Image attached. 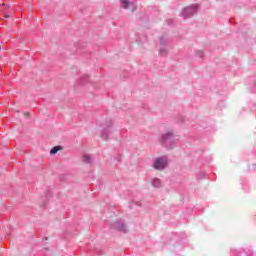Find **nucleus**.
Returning a JSON list of instances; mask_svg holds the SVG:
<instances>
[{"mask_svg": "<svg viewBox=\"0 0 256 256\" xmlns=\"http://www.w3.org/2000/svg\"><path fill=\"white\" fill-rule=\"evenodd\" d=\"M167 167V160L164 158H157L154 162V169H157L158 171H163Z\"/></svg>", "mask_w": 256, "mask_h": 256, "instance_id": "nucleus-1", "label": "nucleus"}, {"mask_svg": "<svg viewBox=\"0 0 256 256\" xmlns=\"http://www.w3.org/2000/svg\"><path fill=\"white\" fill-rule=\"evenodd\" d=\"M61 146H55L51 149L50 155H55L58 151H60Z\"/></svg>", "mask_w": 256, "mask_h": 256, "instance_id": "nucleus-2", "label": "nucleus"}, {"mask_svg": "<svg viewBox=\"0 0 256 256\" xmlns=\"http://www.w3.org/2000/svg\"><path fill=\"white\" fill-rule=\"evenodd\" d=\"M121 3H122L123 9H127L130 4L129 0H122Z\"/></svg>", "mask_w": 256, "mask_h": 256, "instance_id": "nucleus-3", "label": "nucleus"}, {"mask_svg": "<svg viewBox=\"0 0 256 256\" xmlns=\"http://www.w3.org/2000/svg\"><path fill=\"white\" fill-rule=\"evenodd\" d=\"M171 137H173V134L172 133H167L166 135H164L162 137L163 141H167V139H171Z\"/></svg>", "mask_w": 256, "mask_h": 256, "instance_id": "nucleus-4", "label": "nucleus"}, {"mask_svg": "<svg viewBox=\"0 0 256 256\" xmlns=\"http://www.w3.org/2000/svg\"><path fill=\"white\" fill-rule=\"evenodd\" d=\"M160 181H159V179H155L154 181H153V185L155 186V187H159V185H160Z\"/></svg>", "mask_w": 256, "mask_h": 256, "instance_id": "nucleus-5", "label": "nucleus"}, {"mask_svg": "<svg viewBox=\"0 0 256 256\" xmlns=\"http://www.w3.org/2000/svg\"><path fill=\"white\" fill-rule=\"evenodd\" d=\"M9 6H7V4H2L1 6H0V12L1 11H5V9H7Z\"/></svg>", "mask_w": 256, "mask_h": 256, "instance_id": "nucleus-6", "label": "nucleus"}, {"mask_svg": "<svg viewBox=\"0 0 256 256\" xmlns=\"http://www.w3.org/2000/svg\"><path fill=\"white\" fill-rule=\"evenodd\" d=\"M85 163H89L91 161V158L89 156H84Z\"/></svg>", "mask_w": 256, "mask_h": 256, "instance_id": "nucleus-7", "label": "nucleus"}, {"mask_svg": "<svg viewBox=\"0 0 256 256\" xmlns=\"http://www.w3.org/2000/svg\"><path fill=\"white\" fill-rule=\"evenodd\" d=\"M121 231H124V233H127V227L125 225H122Z\"/></svg>", "mask_w": 256, "mask_h": 256, "instance_id": "nucleus-8", "label": "nucleus"}, {"mask_svg": "<svg viewBox=\"0 0 256 256\" xmlns=\"http://www.w3.org/2000/svg\"><path fill=\"white\" fill-rule=\"evenodd\" d=\"M26 117H31V114L29 112H25L24 114Z\"/></svg>", "mask_w": 256, "mask_h": 256, "instance_id": "nucleus-9", "label": "nucleus"}, {"mask_svg": "<svg viewBox=\"0 0 256 256\" xmlns=\"http://www.w3.org/2000/svg\"><path fill=\"white\" fill-rule=\"evenodd\" d=\"M4 17H5V19H9V17H11V16L8 14H5Z\"/></svg>", "mask_w": 256, "mask_h": 256, "instance_id": "nucleus-10", "label": "nucleus"}, {"mask_svg": "<svg viewBox=\"0 0 256 256\" xmlns=\"http://www.w3.org/2000/svg\"><path fill=\"white\" fill-rule=\"evenodd\" d=\"M186 11H191V8H186Z\"/></svg>", "mask_w": 256, "mask_h": 256, "instance_id": "nucleus-11", "label": "nucleus"}]
</instances>
